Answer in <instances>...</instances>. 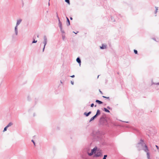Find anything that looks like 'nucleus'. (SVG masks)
Listing matches in <instances>:
<instances>
[{"label": "nucleus", "instance_id": "obj_1", "mask_svg": "<svg viewBox=\"0 0 159 159\" xmlns=\"http://www.w3.org/2000/svg\"><path fill=\"white\" fill-rule=\"evenodd\" d=\"M94 154L93 157H101L102 156V151L96 146L95 147L91 150L90 153L88 152V154L89 156H92Z\"/></svg>", "mask_w": 159, "mask_h": 159}, {"label": "nucleus", "instance_id": "obj_2", "mask_svg": "<svg viewBox=\"0 0 159 159\" xmlns=\"http://www.w3.org/2000/svg\"><path fill=\"white\" fill-rule=\"evenodd\" d=\"M140 146L142 147V150L147 152V157L148 159H150V158L149 153L148 152L149 150L148 148V146L144 143L143 140L141 139L140 140V141L137 143V148H139ZM141 149L139 148L138 149L139 151H140Z\"/></svg>", "mask_w": 159, "mask_h": 159}, {"label": "nucleus", "instance_id": "obj_3", "mask_svg": "<svg viewBox=\"0 0 159 159\" xmlns=\"http://www.w3.org/2000/svg\"><path fill=\"white\" fill-rule=\"evenodd\" d=\"M100 125L103 126H108V123L107 120L103 116L101 117L99 120Z\"/></svg>", "mask_w": 159, "mask_h": 159}, {"label": "nucleus", "instance_id": "obj_4", "mask_svg": "<svg viewBox=\"0 0 159 159\" xmlns=\"http://www.w3.org/2000/svg\"><path fill=\"white\" fill-rule=\"evenodd\" d=\"M91 135L94 139L98 140L100 136V133L98 130L93 131Z\"/></svg>", "mask_w": 159, "mask_h": 159}, {"label": "nucleus", "instance_id": "obj_5", "mask_svg": "<svg viewBox=\"0 0 159 159\" xmlns=\"http://www.w3.org/2000/svg\"><path fill=\"white\" fill-rule=\"evenodd\" d=\"M47 43V39L46 35L43 36V43L44 44V46L45 47Z\"/></svg>", "mask_w": 159, "mask_h": 159}, {"label": "nucleus", "instance_id": "obj_6", "mask_svg": "<svg viewBox=\"0 0 159 159\" xmlns=\"http://www.w3.org/2000/svg\"><path fill=\"white\" fill-rule=\"evenodd\" d=\"M76 61L79 64L80 66L81 65V61L80 57H78L76 59Z\"/></svg>", "mask_w": 159, "mask_h": 159}, {"label": "nucleus", "instance_id": "obj_7", "mask_svg": "<svg viewBox=\"0 0 159 159\" xmlns=\"http://www.w3.org/2000/svg\"><path fill=\"white\" fill-rule=\"evenodd\" d=\"M92 113L91 111H90L89 112L87 113L86 112H85L84 113V115L85 116H86L87 117L89 116Z\"/></svg>", "mask_w": 159, "mask_h": 159}, {"label": "nucleus", "instance_id": "obj_8", "mask_svg": "<svg viewBox=\"0 0 159 159\" xmlns=\"http://www.w3.org/2000/svg\"><path fill=\"white\" fill-rule=\"evenodd\" d=\"M22 21L21 19H19L17 20L16 26H18V25Z\"/></svg>", "mask_w": 159, "mask_h": 159}, {"label": "nucleus", "instance_id": "obj_9", "mask_svg": "<svg viewBox=\"0 0 159 159\" xmlns=\"http://www.w3.org/2000/svg\"><path fill=\"white\" fill-rule=\"evenodd\" d=\"M15 34L17 35L18 34V29H17V26H16L15 27Z\"/></svg>", "mask_w": 159, "mask_h": 159}, {"label": "nucleus", "instance_id": "obj_10", "mask_svg": "<svg viewBox=\"0 0 159 159\" xmlns=\"http://www.w3.org/2000/svg\"><path fill=\"white\" fill-rule=\"evenodd\" d=\"M66 19L67 20V25L68 26L70 25V21L69 18L66 17Z\"/></svg>", "mask_w": 159, "mask_h": 159}, {"label": "nucleus", "instance_id": "obj_11", "mask_svg": "<svg viewBox=\"0 0 159 159\" xmlns=\"http://www.w3.org/2000/svg\"><path fill=\"white\" fill-rule=\"evenodd\" d=\"M106 48H107V46L106 45H105L103 44H102V46H101L100 47V48L102 49H104Z\"/></svg>", "mask_w": 159, "mask_h": 159}, {"label": "nucleus", "instance_id": "obj_12", "mask_svg": "<svg viewBox=\"0 0 159 159\" xmlns=\"http://www.w3.org/2000/svg\"><path fill=\"white\" fill-rule=\"evenodd\" d=\"M95 102L99 104H101L103 103V102H102L98 99L96 100Z\"/></svg>", "mask_w": 159, "mask_h": 159}, {"label": "nucleus", "instance_id": "obj_13", "mask_svg": "<svg viewBox=\"0 0 159 159\" xmlns=\"http://www.w3.org/2000/svg\"><path fill=\"white\" fill-rule=\"evenodd\" d=\"M102 110L104 111L105 112L107 113H109L110 112V111L108 110L107 108L104 107L103 108Z\"/></svg>", "mask_w": 159, "mask_h": 159}, {"label": "nucleus", "instance_id": "obj_14", "mask_svg": "<svg viewBox=\"0 0 159 159\" xmlns=\"http://www.w3.org/2000/svg\"><path fill=\"white\" fill-rule=\"evenodd\" d=\"M58 20V22H59L58 25H59V27H62V24H61V22L60 21V19H59Z\"/></svg>", "mask_w": 159, "mask_h": 159}, {"label": "nucleus", "instance_id": "obj_15", "mask_svg": "<svg viewBox=\"0 0 159 159\" xmlns=\"http://www.w3.org/2000/svg\"><path fill=\"white\" fill-rule=\"evenodd\" d=\"M35 37L34 36L33 37V41L32 42V43H36L37 42V40H35Z\"/></svg>", "mask_w": 159, "mask_h": 159}, {"label": "nucleus", "instance_id": "obj_16", "mask_svg": "<svg viewBox=\"0 0 159 159\" xmlns=\"http://www.w3.org/2000/svg\"><path fill=\"white\" fill-rule=\"evenodd\" d=\"M97 114H98V116L100 114H101V112H100V110L99 109H98L97 110V112H96V113Z\"/></svg>", "mask_w": 159, "mask_h": 159}, {"label": "nucleus", "instance_id": "obj_17", "mask_svg": "<svg viewBox=\"0 0 159 159\" xmlns=\"http://www.w3.org/2000/svg\"><path fill=\"white\" fill-rule=\"evenodd\" d=\"M95 118H95V116H93L91 118V119H90L89 122H91Z\"/></svg>", "mask_w": 159, "mask_h": 159}, {"label": "nucleus", "instance_id": "obj_18", "mask_svg": "<svg viewBox=\"0 0 159 159\" xmlns=\"http://www.w3.org/2000/svg\"><path fill=\"white\" fill-rule=\"evenodd\" d=\"M27 100L28 101H30L31 100V97H30L29 95H28L27 96Z\"/></svg>", "mask_w": 159, "mask_h": 159}, {"label": "nucleus", "instance_id": "obj_19", "mask_svg": "<svg viewBox=\"0 0 159 159\" xmlns=\"http://www.w3.org/2000/svg\"><path fill=\"white\" fill-rule=\"evenodd\" d=\"M13 125V124L12 122H10L8 125H7V126L8 127H9V126H11V125Z\"/></svg>", "mask_w": 159, "mask_h": 159}, {"label": "nucleus", "instance_id": "obj_20", "mask_svg": "<svg viewBox=\"0 0 159 159\" xmlns=\"http://www.w3.org/2000/svg\"><path fill=\"white\" fill-rule=\"evenodd\" d=\"M155 8H156V10L155 11V13L156 14L157 11V10L158 9V7H156Z\"/></svg>", "mask_w": 159, "mask_h": 159}, {"label": "nucleus", "instance_id": "obj_21", "mask_svg": "<svg viewBox=\"0 0 159 159\" xmlns=\"http://www.w3.org/2000/svg\"><path fill=\"white\" fill-rule=\"evenodd\" d=\"M62 39L63 41H64L65 40V35L62 34Z\"/></svg>", "mask_w": 159, "mask_h": 159}, {"label": "nucleus", "instance_id": "obj_22", "mask_svg": "<svg viewBox=\"0 0 159 159\" xmlns=\"http://www.w3.org/2000/svg\"><path fill=\"white\" fill-rule=\"evenodd\" d=\"M102 97L103 98H106V99H108L109 100H110V98L109 97H107L104 96H102Z\"/></svg>", "mask_w": 159, "mask_h": 159}, {"label": "nucleus", "instance_id": "obj_23", "mask_svg": "<svg viewBox=\"0 0 159 159\" xmlns=\"http://www.w3.org/2000/svg\"><path fill=\"white\" fill-rule=\"evenodd\" d=\"M7 128H8V127L7 126H6L4 128V130H3V132H5V131H6L7 130Z\"/></svg>", "mask_w": 159, "mask_h": 159}, {"label": "nucleus", "instance_id": "obj_24", "mask_svg": "<svg viewBox=\"0 0 159 159\" xmlns=\"http://www.w3.org/2000/svg\"><path fill=\"white\" fill-rule=\"evenodd\" d=\"M107 155H105L103 157L102 159H106V158L107 157Z\"/></svg>", "mask_w": 159, "mask_h": 159}, {"label": "nucleus", "instance_id": "obj_25", "mask_svg": "<svg viewBox=\"0 0 159 159\" xmlns=\"http://www.w3.org/2000/svg\"><path fill=\"white\" fill-rule=\"evenodd\" d=\"M65 2H67V3H68V4H70V0H65Z\"/></svg>", "mask_w": 159, "mask_h": 159}, {"label": "nucleus", "instance_id": "obj_26", "mask_svg": "<svg viewBox=\"0 0 159 159\" xmlns=\"http://www.w3.org/2000/svg\"><path fill=\"white\" fill-rule=\"evenodd\" d=\"M134 52L135 54H137L138 53V51L137 50L134 49Z\"/></svg>", "mask_w": 159, "mask_h": 159}, {"label": "nucleus", "instance_id": "obj_27", "mask_svg": "<svg viewBox=\"0 0 159 159\" xmlns=\"http://www.w3.org/2000/svg\"><path fill=\"white\" fill-rule=\"evenodd\" d=\"M152 84H154L156 85H159V82L157 83H152Z\"/></svg>", "mask_w": 159, "mask_h": 159}, {"label": "nucleus", "instance_id": "obj_28", "mask_svg": "<svg viewBox=\"0 0 159 159\" xmlns=\"http://www.w3.org/2000/svg\"><path fill=\"white\" fill-rule=\"evenodd\" d=\"M107 108L108 109V110H112V108L110 107L109 106H107Z\"/></svg>", "mask_w": 159, "mask_h": 159}, {"label": "nucleus", "instance_id": "obj_29", "mask_svg": "<svg viewBox=\"0 0 159 159\" xmlns=\"http://www.w3.org/2000/svg\"><path fill=\"white\" fill-rule=\"evenodd\" d=\"M94 106V104L93 103H92L91 105H90V107H93Z\"/></svg>", "mask_w": 159, "mask_h": 159}, {"label": "nucleus", "instance_id": "obj_30", "mask_svg": "<svg viewBox=\"0 0 159 159\" xmlns=\"http://www.w3.org/2000/svg\"><path fill=\"white\" fill-rule=\"evenodd\" d=\"M31 141L33 143L34 145V146H35V143L34 141L33 140H32Z\"/></svg>", "mask_w": 159, "mask_h": 159}, {"label": "nucleus", "instance_id": "obj_31", "mask_svg": "<svg viewBox=\"0 0 159 159\" xmlns=\"http://www.w3.org/2000/svg\"><path fill=\"white\" fill-rule=\"evenodd\" d=\"M156 148H157V149L158 150V151H159V147L158 146H157V145H156Z\"/></svg>", "mask_w": 159, "mask_h": 159}, {"label": "nucleus", "instance_id": "obj_32", "mask_svg": "<svg viewBox=\"0 0 159 159\" xmlns=\"http://www.w3.org/2000/svg\"><path fill=\"white\" fill-rule=\"evenodd\" d=\"M98 116V115L96 113V114L94 116H95V118H96Z\"/></svg>", "mask_w": 159, "mask_h": 159}, {"label": "nucleus", "instance_id": "obj_33", "mask_svg": "<svg viewBox=\"0 0 159 159\" xmlns=\"http://www.w3.org/2000/svg\"><path fill=\"white\" fill-rule=\"evenodd\" d=\"M120 121H122L123 122H125V123H129V122L128 121H122L121 120H120Z\"/></svg>", "mask_w": 159, "mask_h": 159}, {"label": "nucleus", "instance_id": "obj_34", "mask_svg": "<svg viewBox=\"0 0 159 159\" xmlns=\"http://www.w3.org/2000/svg\"><path fill=\"white\" fill-rule=\"evenodd\" d=\"M71 83L72 85H73L74 84V82L73 81H71Z\"/></svg>", "mask_w": 159, "mask_h": 159}, {"label": "nucleus", "instance_id": "obj_35", "mask_svg": "<svg viewBox=\"0 0 159 159\" xmlns=\"http://www.w3.org/2000/svg\"><path fill=\"white\" fill-rule=\"evenodd\" d=\"M45 47L43 46V52L44 51V49H45Z\"/></svg>", "mask_w": 159, "mask_h": 159}, {"label": "nucleus", "instance_id": "obj_36", "mask_svg": "<svg viewBox=\"0 0 159 159\" xmlns=\"http://www.w3.org/2000/svg\"><path fill=\"white\" fill-rule=\"evenodd\" d=\"M70 77L72 78H74L75 77V75H73L71 76H70Z\"/></svg>", "mask_w": 159, "mask_h": 159}, {"label": "nucleus", "instance_id": "obj_37", "mask_svg": "<svg viewBox=\"0 0 159 159\" xmlns=\"http://www.w3.org/2000/svg\"><path fill=\"white\" fill-rule=\"evenodd\" d=\"M60 29L61 31H62L63 30H62V27H60Z\"/></svg>", "mask_w": 159, "mask_h": 159}, {"label": "nucleus", "instance_id": "obj_38", "mask_svg": "<svg viewBox=\"0 0 159 159\" xmlns=\"http://www.w3.org/2000/svg\"><path fill=\"white\" fill-rule=\"evenodd\" d=\"M61 32L62 33H63H63H65V31H64V30H63L62 31H61Z\"/></svg>", "mask_w": 159, "mask_h": 159}, {"label": "nucleus", "instance_id": "obj_39", "mask_svg": "<svg viewBox=\"0 0 159 159\" xmlns=\"http://www.w3.org/2000/svg\"><path fill=\"white\" fill-rule=\"evenodd\" d=\"M56 16H57V18L58 20H59V19H60L58 17V15H56Z\"/></svg>", "mask_w": 159, "mask_h": 159}, {"label": "nucleus", "instance_id": "obj_40", "mask_svg": "<svg viewBox=\"0 0 159 159\" xmlns=\"http://www.w3.org/2000/svg\"><path fill=\"white\" fill-rule=\"evenodd\" d=\"M99 91L100 92V93H101V94H103V93H102V92L100 90V89H99Z\"/></svg>", "mask_w": 159, "mask_h": 159}, {"label": "nucleus", "instance_id": "obj_41", "mask_svg": "<svg viewBox=\"0 0 159 159\" xmlns=\"http://www.w3.org/2000/svg\"><path fill=\"white\" fill-rule=\"evenodd\" d=\"M73 32L74 33H75V34H76L77 33H78V32H77V33H76V32H75L74 31H73Z\"/></svg>", "mask_w": 159, "mask_h": 159}, {"label": "nucleus", "instance_id": "obj_42", "mask_svg": "<svg viewBox=\"0 0 159 159\" xmlns=\"http://www.w3.org/2000/svg\"><path fill=\"white\" fill-rule=\"evenodd\" d=\"M70 20H72L73 19V18L72 17H70Z\"/></svg>", "mask_w": 159, "mask_h": 159}, {"label": "nucleus", "instance_id": "obj_43", "mask_svg": "<svg viewBox=\"0 0 159 159\" xmlns=\"http://www.w3.org/2000/svg\"><path fill=\"white\" fill-rule=\"evenodd\" d=\"M111 20H112L113 21H115V20H113V19H112V18H111Z\"/></svg>", "mask_w": 159, "mask_h": 159}, {"label": "nucleus", "instance_id": "obj_44", "mask_svg": "<svg viewBox=\"0 0 159 159\" xmlns=\"http://www.w3.org/2000/svg\"><path fill=\"white\" fill-rule=\"evenodd\" d=\"M111 20H112L113 21H115V20H113V19H112V18H111Z\"/></svg>", "mask_w": 159, "mask_h": 159}, {"label": "nucleus", "instance_id": "obj_45", "mask_svg": "<svg viewBox=\"0 0 159 159\" xmlns=\"http://www.w3.org/2000/svg\"><path fill=\"white\" fill-rule=\"evenodd\" d=\"M99 75H98V77H97V79H98V77H99Z\"/></svg>", "mask_w": 159, "mask_h": 159}, {"label": "nucleus", "instance_id": "obj_46", "mask_svg": "<svg viewBox=\"0 0 159 159\" xmlns=\"http://www.w3.org/2000/svg\"><path fill=\"white\" fill-rule=\"evenodd\" d=\"M48 6H50V3H49V2H48Z\"/></svg>", "mask_w": 159, "mask_h": 159}, {"label": "nucleus", "instance_id": "obj_47", "mask_svg": "<svg viewBox=\"0 0 159 159\" xmlns=\"http://www.w3.org/2000/svg\"><path fill=\"white\" fill-rule=\"evenodd\" d=\"M33 116H35V114H34H34Z\"/></svg>", "mask_w": 159, "mask_h": 159}, {"label": "nucleus", "instance_id": "obj_48", "mask_svg": "<svg viewBox=\"0 0 159 159\" xmlns=\"http://www.w3.org/2000/svg\"><path fill=\"white\" fill-rule=\"evenodd\" d=\"M22 0V3L23 4V0Z\"/></svg>", "mask_w": 159, "mask_h": 159}, {"label": "nucleus", "instance_id": "obj_49", "mask_svg": "<svg viewBox=\"0 0 159 159\" xmlns=\"http://www.w3.org/2000/svg\"><path fill=\"white\" fill-rule=\"evenodd\" d=\"M56 15H58V14H57V12H56Z\"/></svg>", "mask_w": 159, "mask_h": 159}, {"label": "nucleus", "instance_id": "obj_50", "mask_svg": "<svg viewBox=\"0 0 159 159\" xmlns=\"http://www.w3.org/2000/svg\"><path fill=\"white\" fill-rule=\"evenodd\" d=\"M39 35H37V37H38V38H39Z\"/></svg>", "mask_w": 159, "mask_h": 159}, {"label": "nucleus", "instance_id": "obj_51", "mask_svg": "<svg viewBox=\"0 0 159 159\" xmlns=\"http://www.w3.org/2000/svg\"><path fill=\"white\" fill-rule=\"evenodd\" d=\"M153 39L154 40H155V39Z\"/></svg>", "mask_w": 159, "mask_h": 159}, {"label": "nucleus", "instance_id": "obj_52", "mask_svg": "<svg viewBox=\"0 0 159 159\" xmlns=\"http://www.w3.org/2000/svg\"><path fill=\"white\" fill-rule=\"evenodd\" d=\"M61 83H62V82H61Z\"/></svg>", "mask_w": 159, "mask_h": 159}, {"label": "nucleus", "instance_id": "obj_53", "mask_svg": "<svg viewBox=\"0 0 159 159\" xmlns=\"http://www.w3.org/2000/svg\"><path fill=\"white\" fill-rule=\"evenodd\" d=\"M95 107H96V105H95Z\"/></svg>", "mask_w": 159, "mask_h": 159}]
</instances>
